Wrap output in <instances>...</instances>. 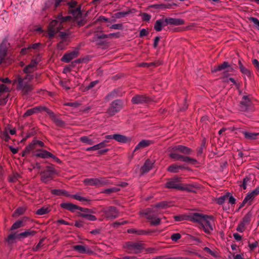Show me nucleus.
Listing matches in <instances>:
<instances>
[{
	"label": "nucleus",
	"instance_id": "f257e3e1",
	"mask_svg": "<svg viewBox=\"0 0 259 259\" xmlns=\"http://www.w3.org/2000/svg\"><path fill=\"white\" fill-rule=\"evenodd\" d=\"M70 16L63 17L62 15H59L55 20H52L48 27V36L49 39H52L55 35L61 29H65V25L71 20Z\"/></svg>",
	"mask_w": 259,
	"mask_h": 259
},
{
	"label": "nucleus",
	"instance_id": "f03ea898",
	"mask_svg": "<svg viewBox=\"0 0 259 259\" xmlns=\"http://www.w3.org/2000/svg\"><path fill=\"white\" fill-rule=\"evenodd\" d=\"M33 77V75L31 74H27L24 77L19 75L17 76L15 81L17 83V90L24 95L30 93L33 89L31 81Z\"/></svg>",
	"mask_w": 259,
	"mask_h": 259
},
{
	"label": "nucleus",
	"instance_id": "7ed1b4c3",
	"mask_svg": "<svg viewBox=\"0 0 259 259\" xmlns=\"http://www.w3.org/2000/svg\"><path fill=\"white\" fill-rule=\"evenodd\" d=\"M185 23L184 20L180 18H174L171 17L164 18L158 19L156 21L154 29L157 32L162 30V27L168 25H181Z\"/></svg>",
	"mask_w": 259,
	"mask_h": 259
},
{
	"label": "nucleus",
	"instance_id": "20e7f679",
	"mask_svg": "<svg viewBox=\"0 0 259 259\" xmlns=\"http://www.w3.org/2000/svg\"><path fill=\"white\" fill-rule=\"evenodd\" d=\"M126 251L131 253H139L144 249V244L142 241H129L124 245Z\"/></svg>",
	"mask_w": 259,
	"mask_h": 259
},
{
	"label": "nucleus",
	"instance_id": "39448f33",
	"mask_svg": "<svg viewBox=\"0 0 259 259\" xmlns=\"http://www.w3.org/2000/svg\"><path fill=\"white\" fill-rule=\"evenodd\" d=\"M56 174V170L51 166H47L46 168L41 172V181L45 183H48L53 179L54 175Z\"/></svg>",
	"mask_w": 259,
	"mask_h": 259
},
{
	"label": "nucleus",
	"instance_id": "423d86ee",
	"mask_svg": "<svg viewBox=\"0 0 259 259\" xmlns=\"http://www.w3.org/2000/svg\"><path fill=\"white\" fill-rule=\"evenodd\" d=\"M205 218H213V216L204 214L198 212H194L189 215V221L198 223L200 226L202 225V223Z\"/></svg>",
	"mask_w": 259,
	"mask_h": 259
},
{
	"label": "nucleus",
	"instance_id": "0eeeda50",
	"mask_svg": "<svg viewBox=\"0 0 259 259\" xmlns=\"http://www.w3.org/2000/svg\"><path fill=\"white\" fill-rule=\"evenodd\" d=\"M181 178L178 177H175L169 179L165 184V187L168 189H174L178 190L182 189V183H180Z\"/></svg>",
	"mask_w": 259,
	"mask_h": 259
},
{
	"label": "nucleus",
	"instance_id": "6e6552de",
	"mask_svg": "<svg viewBox=\"0 0 259 259\" xmlns=\"http://www.w3.org/2000/svg\"><path fill=\"white\" fill-rule=\"evenodd\" d=\"M83 183L85 185L99 187L105 185L107 182L103 178H87L83 180Z\"/></svg>",
	"mask_w": 259,
	"mask_h": 259
},
{
	"label": "nucleus",
	"instance_id": "1a4fd4ad",
	"mask_svg": "<svg viewBox=\"0 0 259 259\" xmlns=\"http://www.w3.org/2000/svg\"><path fill=\"white\" fill-rule=\"evenodd\" d=\"M251 104V101L249 96H243L238 105V110L240 111L246 112L249 109Z\"/></svg>",
	"mask_w": 259,
	"mask_h": 259
},
{
	"label": "nucleus",
	"instance_id": "9d476101",
	"mask_svg": "<svg viewBox=\"0 0 259 259\" xmlns=\"http://www.w3.org/2000/svg\"><path fill=\"white\" fill-rule=\"evenodd\" d=\"M213 218H205L202 225H201L199 228L203 230V231L207 234H211V232L213 231L215 228L214 225H213L211 221H213Z\"/></svg>",
	"mask_w": 259,
	"mask_h": 259
},
{
	"label": "nucleus",
	"instance_id": "9b49d317",
	"mask_svg": "<svg viewBox=\"0 0 259 259\" xmlns=\"http://www.w3.org/2000/svg\"><path fill=\"white\" fill-rule=\"evenodd\" d=\"M223 70H225L224 72V75L225 76H227L229 72L233 71V68L230 65L228 62L224 61L222 64H220L217 66H214L213 69L212 70V72H217Z\"/></svg>",
	"mask_w": 259,
	"mask_h": 259
},
{
	"label": "nucleus",
	"instance_id": "f8f14e48",
	"mask_svg": "<svg viewBox=\"0 0 259 259\" xmlns=\"http://www.w3.org/2000/svg\"><path fill=\"white\" fill-rule=\"evenodd\" d=\"M79 210L81 211V212L79 213L78 214L79 217L83 218L90 221H95L97 220L96 217L92 214L93 212L92 209L80 207Z\"/></svg>",
	"mask_w": 259,
	"mask_h": 259
},
{
	"label": "nucleus",
	"instance_id": "ddd939ff",
	"mask_svg": "<svg viewBox=\"0 0 259 259\" xmlns=\"http://www.w3.org/2000/svg\"><path fill=\"white\" fill-rule=\"evenodd\" d=\"M49 110L50 109L45 106H35L32 108L28 109L24 114V116L26 117L32 115L34 114L42 113V112H46L48 113Z\"/></svg>",
	"mask_w": 259,
	"mask_h": 259
},
{
	"label": "nucleus",
	"instance_id": "4468645a",
	"mask_svg": "<svg viewBox=\"0 0 259 259\" xmlns=\"http://www.w3.org/2000/svg\"><path fill=\"white\" fill-rule=\"evenodd\" d=\"M79 50V47H77L73 51L66 53L62 57L61 61L65 63L69 62L71 60L76 58L78 56Z\"/></svg>",
	"mask_w": 259,
	"mask_h": 259
},
{
	"label": "nucleus",
	"instance_id": "2eb2a0df",
	"mask_svg": "<svg viewBox=\"0 0 259 259\" xmlns=\"http://www.w3.org/2000/svg\"><path fill=\"white\" fill-rule=\"evenodd\" d=\"M73 249L79 253L91 255L94 251L88 245H76L73 246Z\"/></svg>",
	"mask_w": 259,
	"mask_h": 259
},
{
	"label": "nucleus",
	"instance_id": "dca6fc26",
	"mask_svg": "<svg viewBox=\"0 0 259 259\" xmlns=\"http://www.w3.org/2000/svg\"><path fill=\"white\" fill-rule=\"evenodd\" d=\"M48 114L57 126L63 127L65 126V122L63 121L59 116L55 114L51 110H49Z\"/></svg>",
	"mask_w": 259,
	"mask_h": 259
},
{
	"label": "nucleus",
	"instance_id": "f3484780",
	"mask_svg": "<svg viewBox=\"0 0 259 259\" xmlns=\"http://www.w3.org/2000/svg\"><path fill=\"white\" fill-rule=\"evenodd\" d=\"M151 99L145 95H136L132 99V102L134 104H140L148 103Z\"/></svg>",
	"mask_w": 259,
	"mask_h": 259
},
{
	"label": "nucleus",
	"instance_id": "a211bd4d",
	"mask_svg": "<svg viewBox=\"0 0 259 259\" xmlns=\"http://www.w3.org/2000/svg\"><path fill=\"white\" fill-rule=\"evenodd\" d=\"M40 59L39 58H36L34 59H32L30 64L27 65L24 68V72L26 73V74H30V73L32 72L35 69Z\"/></svg>",
	"mask_w": 259,
	"mask_h": 259
},
{
	"label": "nucleus",
	"instance_id": "6ab92c4d",
	"mask_svg": "<svg viewBox=\"0 0 259 259\" xmlns=\"http://www.w3.org/2000/svg\"><path fill=\"white\" fill-rule=\"evenodd\" d=\"M172 151L173 152L178 151L186 155L190 154L193 151L191 148L182 145H178L173 147Z\"/></svg>",
	"mask_w": 259,
	"mask_h": 259
},
{
	"label": "nucleus",
	"instance_id": "aec40b11",
	"mask_svg": "<svg viewBox=\"0 0 259 259\" xmlns=\"http://www.w3.org/2000/svg\"><path fill=\"white\" fill-rule=\"evenodd\" d=\"M258 194L259 191L257 186L255 189L246 194L244 199V202H247L248 205H251L253 200Z\"/></svg>",
	"mask_w": 259,
	"mask_h": 259
},
{
	"label": "nucleus",
	"instance_id": "412c9836",
	"mask_svg": "<svg viewBox=\"0 0 259 259\" xmlns=\"http://www.w3.org/2000/svg\"><path fill=\"white\" fill-rule=\"evenodd\" d=\"M153 162L150 159L145 161L144 165L140 168V172L142 175L148 172L153 168Z\"/></svg>",
	"mask_w": 259,
	"mask_h": 259
},
{
	"label": "nucleus",
	"instance_id": "4be33fe9",
	"mask_svg": "<svg viewBox=\"0 0 259 259\" xmlns=\"http://www.w3.org/2000/svg\"><path fill=\"white\" fill-rule=\"evenodd\" d=\"M63 0H47L45 4V9L52 8L55 10Z\"/></svg>",
	"mask_w": 259,
	"mask_h": 259
},
{
	"label": "nucleus",
	"instance_id": "5701e85b",
	"mask_svg": "<svg viewBox=\"0 0 259 259\" xmlns=\"http://www.w3.org/2000/svg\"><path fill=\"white\" fill-rule=\"evenodd\" d=\"M60 206L65 209L71 212H74L76 210H79L80 206L70 202H63L60 204Z\"/></svg>",
	"mask_w": 259,
	"mask_h": 259
},
{
	"label": "nucleus",
	"instance_id": "b1692460",
	"mask_svg": "<svg viewBox=\"0 0 259 259\" xmlns=\"http://www.w3.org/2000/svg\"><path fill=\"white\" fill-rule=\"evenodd\" d=\"M238 66H239V68L240 69V71L243 75V76H246L247 77H248L249 78H250L251 77V71H250L249 69H248L247 68H246L243 65V64L240 60H239V61H238Z\"/></svg>",
	"mask_w": 259,
	"mask_h": 259
},
{
	"label": "nucleus",
	"instance_id": "393cba45",
	"mask_svg": "<svg viewBox=\"0 0 259 259\" xmlns=\"http://www.w3.org/2000/svg\"><path fill=\"white\" fill-rule=\"evenodd\" d=\"M114 140L121 143H130L132 139L120 134H114Z\"/></svg>",
	"mask_w": 259,
	"mask_h": 259
},
{
	"label": "nucleus",
	"instance_id": "a878e982",
	"mask_svg": "<svg viewBox=\"0 0 259 259\" xmlns=\"http://www.w3.org/2000/svg\"><path fill=\"white\" fill-rule=\"evenodd\" d=\"M187 168L183 165H178L176 163L170 165L167 168V170L170 172L177 173L180 169H185Z\"/></svg>",
	"mask_w": 259,
	"mask_h": 259
},
{
	"label": "nucleus",
	"instance_id": "bb28decb",
	"mask_svg": "<svg viewBox=\"0 0 259 259\" xmlns=\"http://www.w3.org/2000/svg\"><path fill=\"white\" fill-rule=\"evenodd\" d=\"M69 197L74 198L78 201H81L84 204H87L89 203L91 200L88 198V197H82L79 194H72V195H69Z\"/></svg>",
	"mask_w": 259,
	"mask_h": 259
},
{
	"label": "nucleus",
	"instance_id": "cd10ccee",
	"mask_svg": "<svg viewBox=\"0 0 259 259\" xmlns=\"http://www.w3.org/2000/svg\"><path fill=\"white\" fill-rule=\"evenodd\" d=\"M152 143L153 142L150 140H143L135 147L134 152H136L141 148L147 147Z\"/></svg>",
	"mask_w": 259,
	"mask_h": 259
},
{
	"label": "nucleus",
	"instance_id": "c85d7f7f",
	"mask_svg": "<svg viewBox=\"0 0 259 259\" xmlns=\"http://www.w3.org/2000/svg\"><path fill=\"white\" fill-rule=\"evenodd\" d=\"M69 12L72 14V16L76 20L81 18L82 17L80 7H77L75 9H69Z\"/></svg>",
	"mask_w": 259,
	"mask_h": 259
},
{
	"label": "nucleus",
	"instance_id": "c756f323",
	"mask_svg": "<svg viewBox=\"0 0 259 259\" xmlns=\"http://www.w3.org/2000/svg\"><path fill=\"white\" fill-rule=\"evenodd\" d=\"M36 234V231L28 229L24 232H21L17 235V237L19 239H23L27 238L30 236H34Z\"/></svg>",
	"mask_w": 259,
	"mask_h": 259
},
{
	"label": "nucleus",
	"instance_id": "7c9ffc66",
	"mask_svg": "<svg viewBox=\"0 0 259 259\" xmlns=\"http://www.w3.org/2000/svg\"><path fill=\"white\" fill-rule=\"evenodd\" d=\"M242 133L243 134L244 138L248 140H256L259 136V133H252L246 131H242Z\"/></svg>",
	"mask_w": 259,
	"mask_h": 259
},
{
	"label": "nucleus",
	"instance_id": "2f4dec72",
	"mask_svg": "<svg viewBox=\"0 0 259 259\" xmlns=\"http://www.w3.org/2000/svg\"><path fill=\"white\" fill-rule=\"evenodd\" d=\"M7 54V48L6 45L2 43L0 45V63L4 60Z\"/></svg>",
	"mask_w": 259,
	"mask_h": 259
},
{
	"label": "nucleus",
	"instance_id": "473e14b6",
	"mask_svg": "<svg viewBox=\"0 0 259 259\" xmlns=\"http://www.w3.org/2000/svg\"><path fill=\"white\" fill-rule=\"evenodd\" d=\"M127 233L131 234H136L139 235H146L151 233V231L143 230H137L134 228H130L127 230Z\"/></svg>",
	"mask_w": 259,
	"mask_h": 259
},
{
	"label": "nucleus",
	"instance_id": "72a5a7b5",
	"mask_svg": "<svg viewBox=\"0 0 259 259\" xmlns=\"http://www.w3.org/2000/svg\"><path fill=\"white\" fill-rule=\"evenodd\" d=\"M80 141L83 143L88 145H93L96 142L94 140L92 136H82L80 137Z\"/></svg>",
	"mask_w": 259,
	"mask_h": 259
},
{
	"label": "nucleus",
	"instance_id": "f704fd0d",
	"mask_svg": "<svg viewBox=\"0 0 259 259\" xmlns=\"http://www.w3.org/2000/svg\"><path fill=\"white\" fill-rule=\"evenodd\" d=\"M230 195V193L227 192L223 196L217 198L215 201L219 205H223L225 203V201L228 199Z\"/></svg>",
	"mask_w": 259,
	"mask_h": 259
},
{
	"label": "nucleus",
	"instance_id": "c9c22d12",
	"mask_svg": "<svg viewBox=\"0 0 259 259\" xmlns=\"http://www.w3.org/2000/svg\"><path fill=\"white\" fill-rule=\"evenodd\" d=\"M123 102L122 100H114V113L120 111L123 108Z\"/></svg>",
	"mask_w": 259,
	"mask_h": 259
},
{
	"label": "nucleus",
	"instance_id": "e433bc0d",
	"mask_svg": "<svg viewBox=\"0 0 259 259\" xmlns=\"http://www.w3.org/2000/svg\"><path fill=\"white\" fill-rule=\"evenodd\" d=\"M50 154V152L47 151L45 150H39L37 152H36L34 155L38 157H40L42 158H49V156Z\"/></svg>",
	"mask_w": 259,
	"mask_h": 259
},
{
	"label": "nucleus",
	"instance_id": "4c0bfd02",
	"mask_svg": "<svg viewBox=\"0 0 259 259\" xmlns=\"http://www.w3.org/2000/svg\"><path fill=\"white\" fill-rule=\"evenodd\" d=\"M105 141L100 143L99 144L94 145L93 146L88 147L86 149V151H96L99 150L102 148H103L105 145Z\"/></svg>",
	"mask_w": 259,
	"mask_h": 259
},
{
	"label": "nucleus",
	"instance_id": "58836bf2",
	"mask_svg": "<svg viewBox=\"0 0 259 259\" xmlns=\"http://www.w3.org/2000/svg\"><path fill=\"white\" fill-rule=\"evenodd\" d=\"M18 238L17 235H15V234H10L7 238V242L9 246H11L14 243L16 242V239Z\"/></svg>",
	"mask_w": 259,
	"mask_h": 259
},
{
	"label": "nucleus",
	"instance_id": "ea45409f",
	"mask_svg": "<svg viewBox=\"0 0 259 259\" xmlns=\"http://www.w3.org/2000/svg\"><path fill=\"white\" fill-rule=\"evenodd\" d=\"M174 219L176 222H181L182 221H189V215L179 214L174 216Z\"/></svg>",
	"mask_w": 259,
	"mask_h": 259
},
{
	"label": "nucleus",
	"instance_id": "a19ab883",
	"mask_svg": "<svg viewBox=\"0 0 259 259\" xmlns=\"http://www.w3.org/2000/svg\"><path fill=\"white\" fill-rule=\"evenodd\" d=\"M169 157L175 160H180L183 161L184 155L175 152H171L169 154Z\"/></svg>",
	"mask_w": 259,
	"mask_h": 259
},
{
	"label": "nucleus",
	"instance_id": "79ce46f5",
	"mask_svg": "<svg viewBox=\"0 0 259 259\" xmlns=\"http://www.w3.org/2000/svg\"><path fill=\"white\" fill-rule=\"evenodd\" d=\"M51 193L53 195L61 196V195H65L67 196H69L68 194H67V192L65 190H61V189H53L51 190Z\"/></svg>",
	"mask_w": 259,
	"mask_h": 259
},
{
	"label": "nucleus",
	"instance_id": "37998d69",
	"mask_svg": "<svg viewBox=\"0 0 259 259\" xmlns=\"http://www.w3.org/2000/svg\"><path fill=\"white\" fill-rule=\"evenodd\" d=\"M252 213L251 211L248 212L242 218V221L247 225H249L251 220Z\"/></svg>",
	"mask_w": 259,
	"mask_h": 259
},
{
	"label": "nucleus",
	"instance_id": "c03bdc74",
	"mask_svg": "<svg viewBox=\"0 0 259 259\" xmlns=\"http://www.w3.org/2000/svg\"><path fill=\"white\" fill-rule=\"evenodd\" d=\"M152 259H189L187 257H184L182 256H175V257H168L167 255H159Z\"/></svg>",
	"mask_w": 259,
	"mask_h": 259
},
{
	"label": "nucleus",
	"instance_id": "a18cd8bd",
	"mask_svg": "<svg viewBox=\"0 0 259 259\" xmlns=\"http://www.w3.org/2000/svg\"><path fill=\"white\" fill-rule=\"evenodd\" d=\"M131 13V11L128 10L125 12H119L114 13V18H120L125 17L128 14Z\"/></svg>",
	"mask_w": 259,
	"mask_h": 259
},
{
	"label": "nucleus",
	"instance_id": "49530a36",
	"mask_svg": "<svg viewBox=\"0 0 259 259\" xmlns=\"http://www.w3.org/2000/svg\"><path fill=\"white\" fill-rule=\"evenodd\" d=\"M170 206V203L167 201H161L155 205V207L160 208H166Z\"/></svg>",
	"mask_w": 259,
	"mask_h": 259
},
{
	"label": "nucleus",
	"instance_id": "de8ad7c7",
	"mask_svg": "<svg viewBox=\"0 0 259 259\" xmlns=\"http://www.w3.org/2000/svg\"><path fill=\"white\" fill-rule=\"evenodd\" d=\"M115 185L116 186H114V192L119 191L120 190V187H125L128 185V184L126 182H116Z\"/></svg>",
	"mask_w": 259,
	"mask_h": 259
},
{
	"label": "nucleus",
	"instance_id": "09e8293b",
	"mask_svg": "<svg viewBox=\"0 0 259 259\" xmlns=\"http://www.w3.org/2000/svg\"><path fill=\"white\" fill-rule=\"evenodd\" d=\"M149 8H152L155 9L163 10L169 8V5H167L165 4H155L150 6Z\"/></svg>",
	"mask_w": 259,
	"mask_h": 259
},
{
	"label": "nucleus",
	"instance_id": "8fccbe9b",
	"mask_svg": "<svg viewBox=\"0 0 259 259\" xmlns=\"http://www.w3.org/2000/svg\"><path fill=\"white\" fill-rule=\"evenodd\" d=\"M50 209L48 207H42L37 210L36 213L38 215H44L49 213Z\"/></svg>",
	"mask_w": 259,
	"mask_h": 259
},
{
	"label": "nucleus",
	"instance_id": "3c124183",
	"mask_svg": "<svg viewBox=\"0 0 259 259\" xmlns=\"http://www.w3.org/2000/svg\"><path fill=\"white\" fill-rule=\"evenodd\" d=\"M183 161L187 163H190L192 164H195L197 163V161L196 159L187 156H184Z\"/></svg>",
	"mask_w": 259,
	"mask_h": 259
},
{
	"label": "nucleus",
	"instance_id": "603ef678",
	"mask_svg": "<svg viewBox=\"0 0 259 259\" xmlns=\"http://www.w3.org/2000/svg\"><path fill=\"white\" fill-rule=\"evenodd\" d=\"M23 220H18L16 221L15 223H14L13 225L11 227V229L12 230H14L15 229H17L18 228H19L22 226H23Z\"/></svg>",
	"mask_w": 259,
	"mask_h": 259
},
{
	"label": "nucleus",
	"instance_id": "864d4df0",
	"mask_svg": "<svg viewBox=\"0 0 259 259\" xmlns=\"http://www.w3.org/2000/svg\"><path fill=\"white\" fill-rule=\"evenodd\" d=\"M139 16L141 17L142 21L144 22H148L151 18V15L146 13H140Z\"/></svg>",
	"mask_w": 259,
	"mask_h": 259
},
{
	"label": "nucleus",
	"instance_id": "5fc2aeb1",
	"mask_svg": "<svg viewBox=\"0 0 259 259\" xmlns=\"http://www.w3.org/2000/svg\"><path fill=\"white\" fill-rule=\"evenodd\" d=\"M250 181V178L246 176L243 180L242 184H241L240 186L243 188L244 190H245L247 188V184L248 182Z\"/></svg>",
	"mask_w": 259,
	"mask_h": 259
},
{
	"label": "nucleus",
	"instance_id": "6e6d98bb",
	"mask_svg": "<svg viewBox=\"0 0 259 259\" xmlns=\"http://www.w3.org/2000/svg\"><path fill=\"white\" fill-rule=\"evenodd\" d=\"M35 148V145L33 141L29 144L28 146H27L25 148V152H27L28 153H30L32 150Z\"/></svg>",
	"mask_w": 259,
	"mask_h": 259
},
{
	"label": "nucleus",
	"instance_id": "4d7b16f0",
	"mask_svg": "<svg viewBox=\"0 0 259 259\" xmlns=\"http://www.w3.org/2000/svg\"><path fill=\"white\" fill-rule=\"evenodd\" d=\"M44 240H45L44 238H42L39 240L38 243L33 248V250L34 251H38L39 249L41 248V247L43 246V245H44L43 243H44Z\"/></svg>",
	"mask_w": 259,
	"mask_h": 259
},
{
	"label": "nucleus",
	"instance_id": "13d9d810",
	"mask_svg": "<svg viewBox=\"0 0 259 259\" xmlns=\"http://www.w3.org/2000/svg\"><path fill=\"white\" fill-rule=\"evenodd\" d=\"M259 240L255 241L252 243H249L248 246L250 251H253L258 246Z\"/></svg>",
	"mask_w": 259,
	"mask_h": 259
},
{
	"label": "nucleus",
	"instance_id": "bf43d9fd",
	"mask_svg": "<svg viewBox=\"0 0 259 259\" xmlns=\"http://www.w3.org/2000/svg\"><path fill=\"white\" fill-rule=\"evenodd\" d=\"M10 91V89L4 84H0V93H7Z\"/></svg>",
	"mask_w": 259,
	"mask_h": 259
},
{
	"label": "nucleus",
	"instance_id": "052dcab7",
	"mask_svg": "<svg viewBox=\"0 0 259 259\" xmlns=\"http://www.w3.org/2000/svg\"><path fill=\"white\" fill-rule=\"evenodd\" d=\"M113 35V33H110L108 34H97L96 37L98 39H104L105 38L111 37Z\"/></svg>",
	"mask_w": 259,
	"mask_h": 259
},
{
	"label": "nucleus",
	"instance_id": "680f3d73",
	"mask_svg": "<svg viewBox=\"0 0 259 259\" xmlns=\"http://www.w3.org/2000/svg\"><path fill=\"white\" fill-rule=\"evenodd\" d=\"M181 238V235L180 233H174L171 235L170 239L172 241L176 242Z\"/></svg>",
	"mask_w": 259,
	"mask_h": 259
},
{
	"label": "nucleus",
	"instance_id": "e2e57ef3",
	"mask_svg": "<svg viewBox=\"0 0 259 259\" xmlns=\"http://www.w3.org/2000/svg\"><path fill=\"white\" fill-rule=\"evenodd\" d=\"M161 223V219L160 218H156L155 219V218L151 220L150 222V225L151 226H158Z\"/></svg>",
	"mask_w": 259,
	"mask_h": 259
},
{
	"label": "nucleus",
	"instance_id": "0e129e2a",
	"mask_svg": "<svg viewBox=\"0 0 259 259\" xmlns=\"http://www.w3.org/2000/svg\"><path fill=\"white\" fill-rule=\"evenodd\" d=\"M182 189H180L181 191H186L188 192H193V187L191 186H184L183 184H182L181 186Z\"/></svg>",
	"mask_w": 259,
	"mask_h": 259
},
{
	"label": "nucleus",
	"instance_id": "69168bd1",
	"mask_svg": "<svg viewBox=\"0 0 259 259\" xmlns=\"http://www.w3.org/2000/svg\"><path fill=\"white\" fill-rule=\"evenodd\" d=\"M99 83V80H96L90 82V83L86 87L85 89L87 90H89L94 87L97 84Z\"/></svg>",
	"mask_w": 259,
	"mask_h": 259
},
{
	"label": "nucleus",
	"instance_id": "338daca9",
	"mask_svg": "<svg viewBox=\"0 0 259 259\" xmlns=\"http://www.w3.org/2000/svg\"><path fill=\"white\" fill-rule=\"evenodd\" d=\"M148 31H147L146 29L143 28L140 30L139 37H143L144 36L148 35Z\"/></svg>",
	"mask_w": 259,
	"mask_h": 259
},
{
	"label": "nucleus",
	"instance_id": "774afa93",
	"mask_svg": "<svg viewBox=\"0 0 259 259\" xmlns=\"http://www.w3.org/2000/svg\"><path fill=\"white\" fill-rule=\"evenodd\" d=\"M249 20L253 22L257 27H259V20L257 18L251 17L249 18Z\"/></svg>",
	"mask_w": 259,
	"mask_h": 259
}]
</instances>
